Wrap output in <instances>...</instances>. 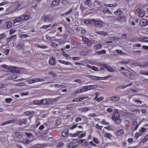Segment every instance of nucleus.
Returning a JSON list of instances; mask_svg holds the SVG:
<instances>
[{
	"instance_id": "nucleus-1",
	"label": "nucleus",
	"mask_w": 148,
	"mask_h": 148,
	"mask_svg": "<svg viewBox=\"0 0 148 148\" xmlns=\"http://www.w3.org/2000/svg\"><path fill=\"white\" fill-rule=\"evenodd\" d=\"M34 103L36 104L43 106V107L47 106L48 105V103L47 99H43L40 100H36L34 101Z\"/></svg>"
},
{
	"instance_id": "nucleus-2",
	"label": "nucleus",
	"mask_w": 148,
	"mask_h": 148,
	"mask_svg": "<svg viewBox=\"0 0 148 148\" xmlns=\"http://www.w3.org/2000/svg\"><path fill=\"white\" fill-rule=\"evenodd\" d=\"M113 121H115L117 124H119L121 122V119L120 118V115L118 112H115L113 114L112 116Z\"/></svg>"
},
{
	"instance_id": "nucleus-3",
	"label": "nucleus",
	"mask_w": 148,
	"mask_h": 148,
	"mask_svg": "<svg viewBox=\"0 0 148 148\" xmlns=\"http://www.w3.org/2000/svg\"><path fill=\"white\" fill-rule=\"evenodd\" d=\"M43 20L45 22L48 23L52 20V18L50 16L44 14L42 16Z\"/></svg>"
},
{
	"instance_id": "nucleus-4",
	"label": "nucleus",
	"mask_w": 148,
	"mask_h": 148,
	"mask_svg": "<svg viewBox=\"0 0 148 148\" xmlns=\"http://www.w3.org/2000/svg\"><path fill=\"white\" fill-rule=\"evenodd\" d=\"M88 77L89 78H91L93 79H96L97 80H100V79L101 78H105L104 79H105V78H107L108 77V76L106 77H98L91 75H89L88 76Z\"/></svg>"
},
{
	"instance_id": "nucleus-5",
	"label": "nucleus",
	"mask_w": 148,
	"mask_h": 148,
	"mask_svg": "<svg viewBox=\"0 0 148 148\" xmlns=\"http://www.w3.org/2000/svg\"><path fill=\"white\" fill-rule=\"evenodd\" d=\"M82 40L86 44H87L89 46H90L92 45V42L88 39L85 37H83L82 38Z\"/></svg>"
},
{
	"instance_id": "nucleus-6",
	"label": "nucleus",
	"mask_w": 148,
	"mask_h": 148,
	"mask_svg": "<svg viewBox=\"0 0 148 148\" xmlns=\"http://www.w3.org/2000/svg\"><path fill=\"white\" fill-rule=\"evenodd\" d=\"M102 66L104 67L109 72H113L114 71V69L110 66H108L105 64H103Z\"/></svg>"
},
{
	"instance_id": "nucleus-7",
	"label": "nucleus",
	"mask_w": 148,
	"mask_h": 148,
	"mask_svg": "<svg viewBox=\"0 0 148 148\" xmlns=\"http://www.w3.org/2000/svg\"><path fill=\"white\" fill-rule=\"evenodd\" d=\"M23 136L22 133L21 132H16L14 134L15 136L19 139H21Z\"/></svg>"
},
{
	"instance_id": "nucleus-8",
	"label": "nucleus",
	"mask_w": 148,
	"mask_h": 148,
	"mask_svg": "<svg viewBox=\"0 0 148 148\" xmlns=\"http://www.w3.org/2000/svg\"><path fill=\"white\" fill-rule=\"evenodd\" d=\"M84 4L89 7H91L92 4L91 0H86L84 1Z\"/></svg>"
},
{
	"instance_id": "nucleus-9",
	"label": "nucleus",
	"mask_w": 148,
	"mask_h": 148,
	"mask_svg": "<svg viewBox=\"0 0 148 148\" xmlns=\"http://www.w3.org/2000/svg\"><path fill=\"white\" fill-rule=\"evenodd\" d=\"M140 22L141 25L143 27H145L148 25V22L147 19H142L141 20Z\"/></svg>"
},
{
	"instance_id": "nucleus-10",
	"label": "nucleus",
	"mask_w": 148,
	"mask_h": 148,
	"mask_svg": "<svg viewBox=\"0 0 148 148\" xmlns=\"http://www.w3.org/2000/svg\"><path fill=\"white\" fill-rule=\"evenodd\" d=\"M103 23H104L103 22L100 20L99 21H97L96 23L95 26L97 27L100 28L103 27Z\"/></svg>"
},
{
	"instance_id": "nucleus-11",
	"label": "nucleus",
	"mask_w": 148,
	"mask_h": 148,
	"mask_svg": "<svg viewBox=\"0 0 148 148\" xmlns=\"http://www.w3.org/2000/svg\"><path fill=\"white\" fill-rule=\"evenodd\" d=\"M94 86L97 87V85H90L89 86H86L84 87V88L86 90H90L91 89H94L95 87H94Z\"/></svg>"
},
{
	"instance_id": "nucleus-12",
	"label": "nucleus",
	"mask_w": 148,
	"mask_h": 148,
	"mask_svg": "<svg viewBox=\"0 0 148 148\" xmlns=\"http://www.w3.org/2000/svg\"><path fill=\"white\" fill-rule=\"evenodd\" d=\"M110 98L111 100L114 102L118 101L120 99V97L118 96H112Z\"/></svg>"
},
{
	"instance_id": "nucleus-13",
	"label": "nucleus",
	"mask_w": 148,
	"mask_h": 148,
	"mask_svg": "<svg viewBox=\"0 0 148 148\" xmlns=\"http://www.w3.org/2000/svg\"><path fill=\"white\" fill-rule=\"evenodd\" d=\"M60 0H54L52 2L51 6V7H53L57 6L59 3Z\"/></svg>"
},
{
	"instance_id": "nucleus-14",
	"label": "nucleus",
	"mask_w": 148,
	"mask_h": 148,
	"mask_svg": "<svg viewBox=\"0 0 148 148\" xmlns=\"http://www.w3.org/2000/svg\"><path fill=\"white\" fill-rule=\"evenodd\" d=\"M138 40L140 41L148 42V37H142L139 38L138 39Z\"/></svg>"
},
{
	"instance_id": "nucleus-15",
	"label": "nucleus",
	"mask_w": 148,
	"mask_h": 148,
	"mask_svg": "<svg viewBox=\"0 0 148 148\" xmlns=\"http://www.w3.org/2000/svg\"><path fill=\"white\" fill-rule=\"evenodd\" d=\"M77 31L79 34H83L85 33L84 29L81 27H78L77 28Z\"/></svg>"
},
{
	"instance_id": "nucleus-16",
	"label": "nucleus",
	"mask_w": 148,
	"mask_h": 148,
	"mask_svg": "<svg viewBox=\"0 0 148 148\" xmlns=\"http://www.w3.org/2000/svg\"><path fill=\"white\" fill-rule=\"evenodd\" d=\"M75 143L71 142L67 144L68 147L70 148H76L78 146L77 145H74Z\"/></svg>"
},
{
	"instance_id": "nucleus-17",
	"label": "nucleus",
	"mask_w": 148,
	"mask_h": 148,
	"mask_svg": "<svg viewBox=\"0 0 148 148\" xmlns=\"http://www.w3.org/2000/svg\"><path fill=\"white\" fill-rule=\"evenodd\" d=\"M23 20V18L21 17H18L16 18L13 21L14 24L17 23H18L22 21Z\"/></svg>"
},
{
	"instance_id": "nucleus-18",
	"label": "nucleus",
	"mask_w": 148,
	"mask_h": 148,
	"mask_svg": "<svg viewBox=\"0 0 148 148\" xmlns=\"http://www.w3.org/2000/svg\"><path fill=\"white\" fill-rule=\"evenodd\" d=\"M49 63L51 65H54L55 64L54 58H50L49 60Z\"/></svg>"
},
{
	"instance_id": "nucleus-19",
	"label": "nucleus",
	"mask_w": 148,
	"mask_h": 148,
	"mask_svg": "<svg viewBox=\"0 0 148 148\" xmlns=\"http://www.w3.org/2000/svg\"><path fill=\"white\" fill-rule=\"evenodd\" d=\"M37 78L31 79L28 81L29 84H31L37 82Z\"/></svg>"
},
{
	"instance_id": "nucleus-20",
	"label": "nucleus",
	"mask_w": 148,
	"mask_h": 148,
	"mask_svg": "<svg viewBox=\"0 0 148 148\" xmlns=\"http://www.w3.org/2000/svg\"><path fill=\"white\" fill-rule=\"evenodd\" d=\"M139 16L140 17L142 18L144 16L145 12L144 11H142L141 9L139 10Z\"/></svg>"
},
{
	"instance_id": "nucleus-21",
	"label": "nucleus",
	"mask_w": 148,
	"mask_h": 148,
	"mask_svg": "<svg viewBox=\"0 0 148 148\" xmlns=\"http://www.w3.org/2000/svg\"><path fill=\"white\" fill-rule=\"evenodd\" d=\"M123 11L119 9H117L116 11L114 12V14L116 15H120L123 13Z\"/></svg>"
},
{
	"instance_id": "nucleus-22",
	"label": "nucleus",
	"mask_w": 148,
	"mask_h": 148,
	"mask_svg": "<svg viewBox=\"0 0 148 148\" xmlns=\"http://www.w3.org/2000/svg\"><path fill=\"white\" fill-rule=\"evenodd\" d=\"M25 135L27 136L26 137L27 139L28 140L30 139L31 138H32L33 137V134L31 133H25Z\"/></svg>"
},
{
	"instance_id": "nucleus-23",
	"label": "nucleus",
	"mask_w": 148,
	"mask_h": 148,
	"mask_svg": "<svg viewBox=\"0 0 148 148\" xmlns=\"http://www.w3.org/2000/svg\"><path fill=\"white\" fill-rule=\"evenodd\" d=\"M102 48V45L100 43H98L95 46L94 48L95 50H98V49H101Z\"/></svg>"
},
{
	"instance_id": "nucleus-24",
	"label": "nucleus",
	"mask_w": 148,
	"mask_h": 148,
	"mask_svg": "<svg viewBox=\"0 0 148 148\" xmlns=\"http://www.w3.org/2000/svg\"><path fill=\"white\" fill-rule=\"evenodd\" d=\"M104 13H107L108 14H112L111 11L108 8H105L103 10Z\"/></svg>"
},
{
	"instance_id": "nucleus-25",
	"label": "nucleus",
	"mask_w": 148,
	"mask_h": 148,
	"mask_svg": "<svg viewBox=\"0 0 148 148\" xmlns=\"http://www.w3.org/2000/svg\"><path fill=\"white\" fill-rule=\"evenodd\" d=\"M96 33L99 34L103 36L106 35L108 34V33L107 32H105L103 31L99 32H96Z\"/></svg>"
},
{
	"instance_id": "nucleus-26",
	"label": "nucleus",
	"mask_w": 148,
	"mask_h": 148,
	"mask_svg": "<svg viewBox=\"0 0 148 148\" xmlns=\"http://www.w3.org/2000/svg\"><path fill=\"white\" fill-rule=\"evenodd\" d=\"M123 71H121L120 70V72L122 73L125 76L127 77L128 75V72H129V71L127 70H124Z\"/></svg>"
},
{
	"instance_id": "nucleus-27",
	"label": "nucleus",
	"mask_w": 148,
	"mask_h": 148,
	"mask_svg": "<svg viewBox=\"0 0 148 148\" xmlns=\"http://www.w3.org/2000/svg\"><path fill=\"white\" fill-rule=\"evenodd\" d=\"M12 23L11 22L8 21L6 23V27L8 28H10L12 26Z\"/></svg>"
},
{
	"instance_id": "nucleus-28",
	"label": "nucleus",
	"mask_w": 148,
	"mask_h": 148,
	"mask_svg": "<svg viewBox=\"0 0 148 148\" xmlns=\"http://www.w3.org/2000/svg\"><path fill=\"white\" fill-rule=\"evenodd\" d=\"M22 16L24 17V19L25 20H27L29 18V16L28 15H26L25 13Z\"/></svg>"
},
{
	"instance_id": "nucleus-29",
	"label": "nucleus",
	"mask_w": 148,
	"mask_h": 148,
	"mask_svg": "<svg viewBox=\"0 0 148 148\" xmlns=\"http://www.w3.org/2000/svg\"><path fill=\"white\" fill-rule=\"evenodd\" d=\"M97 21H96L94 19H92L91 20H90V24L94 25H95L96 24V23Z\"/></svg>"
},
{
	"instance_id": "nucleus-30",
	"label": "nucleus",
	"mask_w": 148,
	"mask_h": 148,
	"mask_svg": "<svg viewBox=\"0 0 148 148\" xmlns=\"http://www.w3.org/2000/svg\"><path fill=\"white\" fill-rule=\"evenodd\" d=\"M97 53L98 54L100 55L103 53H106V51L105 50H103L97 52Z\"/></svg>"
},
{
	"instance_id": "nucleus-31",
	"label": "nucleus",
	"mask_w": 148,
	"mask_h": 148,
	"mask_svg": "<svg viewBox=\"0 0 148 148\" xmlns=\"http://www.w3.org/2000/svg\"><path fill=\"white\" fill-rule=\"evenodd\" d=\"M30 140L28 139H25L22 141V143L25 144H28L30 143Z\"/></svg>"
},
{
	"instance_id": "nucleus-32",
	"label": "nucleus",
	"mask_w": 148,
	"mask_h": 148,
	"mask_svg": "<svg viewBox=\"0 0 148 148\" xmlns=\"http://www.w3.org/2000/svg\"><path fill=\"white\" fill-rule=\"evenodd\" d=\"M118 19H119L122 22L125 21H126L125 18L124 16H121L120 17H119V18Z\"/></svg>"
},
{
	"instance_id": "nucleus-33",
	"label": "nucleus",
	"mask_w": 148,
	"mask_h": 148,
	"mask_svg": "<svg viewBox=\"0 0 148 148\" xmlns=\"http://www.w3.org/2000/svg\"><path fill=\"white\" fill-rule=\"evenodd\" d=\"M123 132V129H121L118 131L117 132L118 135H120L122 134Z\"/></svg>"
},
{
	"instance_id": "nucleus-34",
	"label": "nucleus",
	"mask_w": 148,
	"mask_h": 148,
	"mask_svg": "<svg viewBox=\"0 0 148 148\" xmlns=\"http://www.w3.org/2000/svg\"><path fill=\"white\" fill-rule=\"evenodd\" d=\"M122 114L124 116H127L128 115V112L126 111H123L122 112Z\"/></svg>"
},
{
	"instance_id": "nucleus-35",
	"label": "nucleus",
	"mask_w": 148,
	"mask_h": 148,
	"mask_svg": "<svg viewBox=\"0 0 148 148\" xmlns=\"http://www.w3.org/2000/svg\"><path fill=\"white\" fill-rule=\"evenodd\" d=\"M72 13V9L71 8L69 10L65 12V15H69Z\"/></svg>"
},
{
	"instance_id": "nucleus-36",
	"label": "nucleus",
	"mask_w": 148,
	"mask_h": 148,
	"mask_svg": "<svg viewBox=\"0 0 148 148\" xmlns=\"http://www.w3.org/2000/svg\"><path fill=\"white\" fill-rule=\"evenodd\" d=\"M85 91H86V90H84V89H80L79 90L75 91V92L76 93H79L81 92Z\"/></svg>"
},
{
	"instance_id": "nucleus-37",
	"label": "nucleus",
	"mask_w": 148,
	"mask_h": 148,
	"mask_svg": "<svg viewBox=\"0 0 148 148\" xmlns=\"http://www.w3.org/2000/svg\"><path fill=\"white\" fill-rule=\"evenodd\" d=\"M64 143L62 141L59 142L57 144V146L60 147L64 146Z\"/></svg>"
},
{
	"instance_id": "nucleus-38",
	"label": "nucleus",
	"mask_w": 148,
	"mask_h": 148,
	"mask_svg": "<svg viewBox=\"0 0 148 148\" xmlns=\"http://www.w3.org/2000/svg\"><path fill=\"white\" fill-rule=\"evenodd\" d=\"M140 73L141 74H144L145 75H148V72L144 71H142L140 72Z\"/></svg>"
},
{
	"instance_id": "nucleus-39",
	"label": "nucleus",
	"mask_w": 148,
	"mask_h": 148,
	"mask_svg": "<svg viewBox=\"0 0 148 148\" xmlns=\"http://www.w3.org/2000/svg\"><path fill=\"white\" fill-rule=\"evenodd\" d=\"M51 24L49 25H43V26H42V27H41V28L42 29H46V28H48L49 27H50L51 26Z\"/></svg>"
},
{
	"instance_id": "nucleus-40",
	"label": "nucleus",
	"mask_w": 148,
	"mask_h": 148,
	"mask_svg": "<svg viewBox=\"0 0 148 148\" xmlns=\"http://www.w3.org/2000/svg\"><path fill=\"white\" fill-rule=\"evenodd\" d=\"M12 100V99L11 98H6L5 99L6 102L8 103H10Z\"/></svg>"
},
{
	"instance_id": "nucleus-41",
	"label": "nucleus",
	"mask_w": 148,
	"mask_h": 148,
	"mask_svg": "<svg viewBox=\"0 0 148 148\" xmlns=\"http://www.w3.org/2000/svg\"><path fill=\"white\" fill-rule=\"evenodd\" d=\"M115 51L118 53H123V54H126L125 53H123L121 50H115Z\"/></svg>"
},
{
	"instance_id": "nucleus-42",
	"label": "nucleus",
	"mask_w": 148,
	"mask_h": 148,
	"mask_svg": "<svg viewBox=\"0 0 148 148\" xmlns=\"http://www.w3.org/2000/svg\"><path fill=\"white\" fill-rule=\"evenodd\" d=\"M71 43L73 45L75 44L76 45H78V44L77 42L73 40H71Z\"/></svg>"
},
{
	"instance_id": "nucleus-43",
	"label": "nucleus",
	"mask_w": 148,
	"mask_h": 148,
	"mask_svg": "<svg viewBox=\"0 0 148 148\" xmlns=\"http://www.w3.org/2000/svg\"><path fill=\"white\" fill-rule=\"evenodd\" d=\"M142 135V134L139 133L138 132H136L135 135V137L136 138V139H137L138 137Z\"/></svg>"
},
{
	"instance_id": "nucleus-44",
	"label": "nucleus",
	"mask_w": 148,
	"mask_h": 148,
	"mask_svg": "<svg viewBox=\"0 0 148 148\" xmlns=\"http://www.w3.org/2000/svg\"><path fill=\"white\" fill-rule=\"evenodd\" d=\"M82 120V118L78 117L75 119V121L80 123V121Z\"/></svg>"
},
{
	"instance_id": "nucleus-45",
	"label": "nucleus",
	"mask_w": 148,
	"mask_h": 148,
	"mask_svg": "<svg viewBox=\"0 0 148 148\" xmlns=\"http://www.w3.org/2000/svg\"><path fill=\"white\" fill-rule=\"evenodd\" d=\"M104 136L105 137L108 138H110L111 137V135L107 133H106L105 134Z\"/></svg>"
},
{
	"instance_id": "nucleus-46",
	"label": "nucleus",
	"mask_w": 148,
	"mask_h": 148,
	"mask_svg": "<svg viewBox=\"0 0 148 148\" xmlns=\"http://www.w3.org/2000/svg\"><path fill=\"white\" fill-rule=\"evenodd\" d=\"M125 88V86H118L117 87V89H124Z\"/></svg>"
},
{
	"instance_id": "nucleus-47",
	"label": "nucleus",
	"mask_w": 148,
	"mask_h": 148,
	"mask_svg": "<svg viewBox=\"0 0 148 148\" xmlns=\"http://www.w3.org/2000/svg\"><path fill=\"white\" fill-rule=\"evenodd\" d=\"M145 129L144 128H142L141 129L139 130L140 132L142 134L145 131Z\"/></svg>"
},
{
	"instance_id": "nucleus-48",
	"label": "nucleus",
	"mask_w": 148,
	"mask_h": 148,
	"mask_svg": "<svg viewBox=\"0 0 148 148\" xmlns=\"http://www.w3.org/2000/svg\"><path fill=\"white\" fill-rule=\"evenodd\" d=\"M133 52L134 53H136V54L137 55H140V53L142 52V51H133Z\"/></svg>"
},
{
	"instance_id": "nucleus-49",
	"label": "nucleus",
	"mask_w": 148,
	"mask_h": 148,
	"mask_svg": "<svg viewBox=\"0 0 148 148\" xmlns=\"http://www.w3.org/2000/svg\"><path fill=\"white\" fill-rule=\"evenodd\" d=\"M5 37V36L4 35L3 33L0 34V40L1 39H3Z\"/></svg>"
},
{
	"instance_id": "nucleus-50",
	"label": "nucleus",
	"mask_w": 148,
	"mask_h": 148,
	"mask_svg": "<svg viewBox=\"0 0 148 148\" xmlns=\"http://www.w3.org/2000/svg\"><path fill=\"white\" fill-rule=\"evenodd\" d=\"M13 120H10V121H7L5 122L3 124V125H5L6 124L12 123L13 122Z\"/></svg>"
},
{
	"instance_id": "nucleus-51",
	"label": "nucleus",
	"mask_w": 148,
	"mask_h": 148,
	"mask_svg": "<svg viewBox=\"0 0 148 148\" xmlns=\"http://www.w3.org/2000/svg\"><path fill=\"white\" fill-rule=\"evenodd\" d=\"M16 31V30L14 29H11L10 32V34H12L13 33H14Z\"/></svg>"
},
{
	"instance_id": "nucleus-52",
	"label": "nucleus",
	"mask_w": 148,
	"mask_h": 148,
	"mask_svg": "<svg viewBox=\"0 0 148 148\" xmlns=\"http://www.w3.org/2000/svg\"><path fill=\"white\" fill-rule=\"evenodd\" d=\"M129 62V61H125V60H122L121 62V63L124 64H127Z\"/></svg>"
},
{
	"instance_id": "nucleus-53",
	"label": "nucleus",
	"mask_w": 148,
	"mask_h": 148,
	"mask_svg": "<svg viewBox=\"0 0 148 148\" xmlns=\"http://www.w3.org/2000/svg\"><path fill=\"white\" fill-rule=\"evenodd\" d=\"M93 70L95 71H98V68L97 67L95 66H93L91 68Z\"/></svg>"
},
{
	"instance_id": "nucleus-54",
	"label": "nucleus",
	"mask_w": 148,
	"mask_h": 148,
	"mask_svg": "<svg viewBox=\"0 0 148 148\" xmlns=\"http://www.w3.org/2000/svg\"><path fill=\"white\" fill-rule=\"evenodd\" d=\"M93 141L95 143H99V140L97 138H94L93 139Z\"/></svg>"
},
{
	"instance_id": "nucleus-55",
	"label": "nucleus",
	"mask_w": 148,
	"mask_h": 148,
	"mask_svg": "<svg viewBox=\"0 0 148 148\" xmlns=\"http://www.w3.org/2000/svg\"><path fill=\"white\" fill-rule=\"evenodd\" d=\"M86 135V134L85 133H83L82 134L78 137V138H82L83 137H84Z\"/></svg>"
},
{
	"instance_id": "nucleus-56",
	"label": "nucleus",
	"mask_w": 148,
	"mask_h": 148,
	"mask_svg": "<svg viewBox=\"0 0 148 148\" xmlns=\"http://www.w3.org/2000/svg\"><path fill=\"white\" fill-rule=\"evenodd\" d=\"M58 45L56 42H52V47H57Z\"/></svg>"
},
{
	"instance_id": "nucleus-57",
	"label": "nucleus",
	"mask_w": 148,
	"mask_h": 148,
	"mask_svg": "<svg viewBox=\"0 0 148 148\" xmlns=\"http://www.w3.org/2000/svg\"><path fill=\"white\" fill-rule=\"evenodd\" d=\"M65 64L69 65L70 66V67H72V64L70 62L65 61Z\"/></svg>"
},
{
	"instance_id": "nucleus-58",
	"label": "nucleus",
	"mask_w": 148,
	"mask_h": 148,
	"mask_svg": "<svg viewBox=\"0 0 148 148\" xmlns=\"http://www.w3.org/2000/svg\"><path fill=\"white\" fill-rule=\"evenodd\" d=\"M100 2L98 1L97 0H95L94 1V5H97V4L98 5H100Z\"/></svg>"
},
{
	"instance_id": "nucleus-59",
	"label": "nucleus",
	"mask_w": 148,
	"mask_h": 148,
	"mask_svg": "<svg viewBox=\"0 0 148 148\" xmlns=\"http://www.w3.org/2000/svg\"><path fill=\"white\" fill-rule=\"evenodd\" d=\"M107 111L109 112H112L113 111V109L111 108H108L107 109Z\"/></svg>"
},
{
	"instance_id": "nucleus-60",
	"label": "nucleus",
	"mask_w": 148,
	"mask_h": 148,
	"mask_svg": "<svg viewBox=\"0 0 148 148\" xmlns=\"http://www.w3.org/2000/svg\"><path fill=\"white\" fill-rule=\"evenodd\" d=\"M23 121L22 122H23V123L25 124H26L27 123V119H23Z\"/></svg>"
},
{
	"instance_id": "nucleus-61",
	"label": "nucleus",
	"mask_w": 148,
	"mask_h": 148,
	"mask_svg": "<svg viewBox=\"0 0 148 148\" xmlns=\"http://www.w3.org/2000/svg\"><path fill=\"white\" fill-rule=\"evenodd\" d=\"M142 48L144 49L145 50L148 49V46H147L143 45L142 46Z\"/></svg>"
},
{
	"instance_id": "nucleus-62",
	"label": "nucleus",
	"mask_w": 148,
	"mask_h": 148,
	"mask_svg": "<svg viewBox=\"0 0 148 148\" xmlns=\"http://www.w3.org/2000/svg\"><path fill=\"white\" fill-rule=\"evenodd\" d=\"M37 79H38L37 80V82L44 81L45 80L44 79V78H43V79L37 78Z\"/></svg>"
},
{
	"instance_id": "nucleus-63",
	"label": "nucleus",
	"mask_w": 148,
	"mask_h": 148,
	"mask_svg": "<svg viewBox=\"0 0 148 148\" xmlns=\"http://www.w3.org/2000/svg\"><path fill=\"white\" fill-rule=\"evenodd\" d=\"M10 51V50L9 49H8L6 50L5 51V54L6 55H8Z\"/></svg>"
},
{
	"instance_id": "nucleus-64",
	"label": "nucleus",
	"mask_w": 148,
	"mask_h": 148,
	"mask_svg": "<svg viewBox=\"0 0 148 148\" xmlns=\"http://www.w3.org/2000/svg\"><path fill=\"white\" fill-rule=\"evenodd\" d=\"M49 74L52 75L54 77H55L56 76V74L53 72H49Z\"/></svg>"
}]
</instances>
